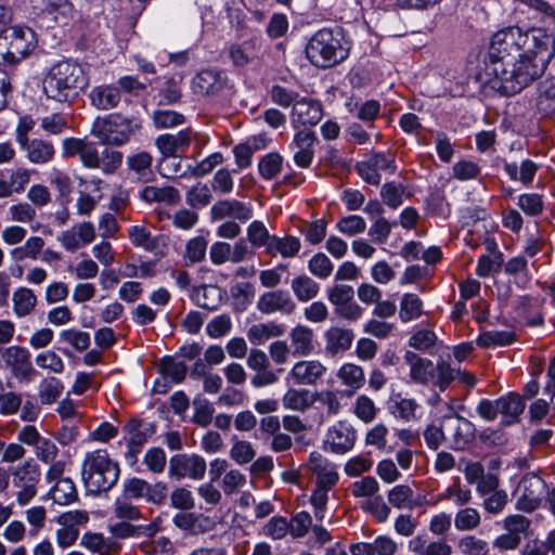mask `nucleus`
I'll return each mask as SVG.
<instances>
[{
	"instance_id": "1",
	"label": "nucleus",
	"mask_w": 555,
	"mask_h": 555,
	"mask_svg": "<svg viewBox=\"0 0 555 555\" xmlns=\"http://www.w3.org/2000/svg\"><path fill=\"white\" fill-rule=\"evenodd\" d=\"M555 55V37L544 28H502L493 34L485 56V81L512 96L545 72Z\"/></svg>"
},
{
	"instance_id": "2",
	"label": "nucleus",
	"mask_w": 555,
	"mask_h": 555,
	"mask_svg": "<svg viewBox=\"0 0 555 555\" xmlns=\"http://www.w3.org/2000/svg\"><path fill=\"white\" fill-rule=\"evenodd\" d=\"M42 85L49 99L64 103L78 98L86 90L89 77L79 63L63 60L51 66Z\"/></svg>"
},
{
	"instance_id": "3",
	"label": "nucleus",
	"mask_w": 555,
	"mask_h": 555,
	"mask_svg": "<svg viewBox=\"0 0 555 555\" xmlns=\"http://www.w3.org/2000/svg\"><path fill=\"white\" fill-rule=\"evenodd\" d=\"M351 43L340 26L315 31L306 46L309 62L318 68H331L343 63L350 53Z\"/></svg>"
},
{
	"instance_id": "4",
	"label": "nucleus",
	"mask_w": 555,
	"mask_h": 555,
	"mask_svg": "<svg viewBox=\"0 0 555 555\" xmlns=\"http://www.w3.org/2000/svg\"><path fill=\"white\" fill-rule=\"evenodd\" d=\"M120 468L106 450H95L85 455L81 479L88 493L98 495L111 490L118 481Z\"/></svg>"
},
{
	"instance_id": "5",
	"label": "nucleus",
	"mask_w": 555,
	"mask_h": 555,
	"mask_svg": "<svg viewBox=\"0 0 555 555\" xmlns=\"http://www.w3.org/2000/svg\"><path fill=\"white\" fill-rule=\"evenodd\" d=\"M140 129V124L121 114H108L98 117L91 127V134L98 138L104 145L122 146Z\"/></svg>"
},
{
	"instance_id": "6",
	"label": "nucleus",
	"mask_w": 555,
	"mask_h": 555,
	"mask_svg": "<svg viewBox=\"0 0 555 555\" xmlns=\"http://www.w3.org/2000/svg\"><path fill=\"white\" fill-rule=\"evenodd\" d=\"M36 46V35L28 27L14 26L0 34V60L15 64Z\"/></svg>"
},
{
	"instance_id": "7",
	"label": "nucleus",
	"mask_w": 555,
	"mask_h": 555,
	"mask_svg": "<svg viewBox=\"0 0 555 555\" xmlns=\"http://www.w3.org/2000/svg\"><path fill=\"white\" fill-rule=\"evenodd\" d=\"M447 446L455 451L465 450L475 439V426L467 418L456 413L441 417Z\"/></svg>"
},
{
	"instance_id": "8",
	"label": "nucleus",
	"mask_w": 555,
	"mask_h": 555,
	"mask_svg": "<svg viewBox=\"0 0 555 555\" xmlns=\"http://www.w3.org/2000/svg\"><path fill=\"white\" fill-rule=\"evenodd\" d=\"M30 352L22 346H0V358L20 383H30L36 374L30 360Z\"/></svg>"
},
{
	"instance_id": "9",
	"label": "nucleus",
	"mask_w": 555,
	"mask_h": 555,
	"mask_svg": "<svg viewBox=\"0 0 555 555\" xmlns=\"http://www.w3.org/2000/svg\"><path fill=\"white\" fill-rule=\"evenodd\" d=\"M13 485L18 489L16 500L21 505H26L37 493V485L41 478V472L34 460L12 469Z\"/></svg>"
},
{
	"instance_id": "10",
	"label": "nucleus",
	"mask_w": 555,
	"mask_h": 555,
	"mask_svg": "<svg viewBox=\"0 0 555 555\" xmlns=\"http://www.w3.org/2000/svg\"><path fill=\"white\" fill-rule=\"evenodd\" d=\"M167 486L164 482L149 483L138 477L126 479L122 483V495L126 500H140L160 505L167 498Z\"/></svg>"
},
{
	"instance_id": "11",
	"label": "nucleus",
	"mask_w": 555,
	"mask_h": 555,
	"mask_svg": "<svg viewBox=\"0 0 555 555\" xmlns=\"http://www.w3.org/2000/svg\"><path fill=\"white\" fill-rule=\"evenodd\" d=\"M517 491L519 496L516 507L519 511L530 513L540 506L546 491V483L537 474L528 473L520 479Z\"/></svg>"
},
{
	"instance_id": "12",
	"label": "nucleus",
	"mask_w": 555,
	"mask_h": 555,
	"mask_svg": "<svg viewBox=\"0 0 555 555\" xmlns=\"http://www.w3.org/2000/svg\"><path fill=\"white\" fill-rule=\"evenodd\" d=\"M206 469L207 465L203 456L181 453L170 457L168 475L177 480L183 478L201 480L204 478Z\"/></svg>"
},
{
	"instance_id": "13",
	"label": "nucleus",
	"mask_w": 555,
	"mask_h": 555,
	"mask_svg": "<svg viewBox=\"0 0 555 555\" xmlns=\"http://www.w3.org/2000/svg\"><path fill=\"white\" fill-rule=\"evenodd\" d=\"M357 440L354 428L346 422H337L327 429L323 440V450L335 454H345L352 450Z\"/></svg>"
},
{
	"instance_id": "14",
	"label": "nucleus",
	"mask_w": 555,
	"mask_h": 555,
	"mask_svg": "<svg viewBox=\"0 0 555 555\" xmlns=\"http://www.w3.org/2000/svg\"><path fill=\"white\" fill-rule=\"evenodd\" d=\"M247 366L255 372L250 378V384L255 388H262L275 384L279 376L271 371L270 360L264 351L260 349H251L247 357Z\"/></svg>"
},
{
	"instance_id": "15",
	"label": "nucleus",
	"mask_w": 555,
	"mask_h": 555,
	"mask_svg": "<svg viewBox=\"0 0 555 555\" xmlns=\"http://www.w3.org/2000/svg\"><path fill=\"white\" fill-rule=\"evenodd\" d=\"M318 142L315 132L302 129L295 133L289 149L294 152V163L300 168H309L314 158V145Z\"/></svg>"
},
{
	"instance_id": "16",
	"label": "nucleus",
	"mask_w": 555,
	"mask_h": 555,
	"mask_svg": "<svg viewBox=\"0 0 555 555\" xmlns=\"http://www.w3.org/2000/svg\"><path fill=\"white\" fill-rule=\"evenodd\" d=\"M228 77L222 70L203 69L192 79V90L203 96L218 95L227 86Z\"/></svg>"
},
{
	"instance_id": "17",
	"label": "nucleus",
	"mask_w": 555,
	"mask_h": 555,
	"mask_svg": "<svg viewBox=\"0 0 555 555\" xmlns=\"http://www.w3.org/2000/svg\"><path fill=\"white\" fill-rule=\"evenodd\" d=\"M322 115L321 103L314 99L304 96L295 102L292 108L291 120L294 128L314 126L321 120Z\"/></svg>"
},
{
	"instance_id": "18",
	"label": "nucleus",
	"mask_w": 555,
	"mask_h": 555,
	"mask_svg": "<svg viewBox=\"0 0 555 555\" xmlns=\"http://www.w3.org/2000/svg\"><path fill=\"white\" fill-rule=\"evenodd\" d=\"M257 308L266 314L275 312L292 314L296 309V304L288 292L278 289L262 294L257 301Z\"/></svg>"
},
{
	"instance_id": "19",
	"label": "nucleus",
	"mask_w": 555,
	"mask_h": 555,
	"mask_svg": "<svg viewBox=\"0 0 555 555\" xmlns=\"http://www.w3.org/2000/svg\"><path fill=\"white\" fill-rule=\"evenodd\" d=\"M309 467L317 476V486L331 490L338 481L336 465L328 462L319 452H312L309 455Z\"/></svg>"
},
{
	"instance_id": "20",
	"label": "nucleus",
	"mask_w": 555,
	"mask_h": 555,
	"mask_svg": "<svg viewBox=\"0 0 555 555\" xmlns=\"http://www.w3.org/2000/svg\"><path fill=\"white\" fill-rule=\"evenodd\" d=\"M18 143L22 150L26 152V157L31 164H48L55 155L53 144L42 139L29 140L27 135L24 134L18 135Z\"/></svg>"
},
{
	"instance_id": "21",
	"label": "nucleus",
	"mask_w": 555,
	"mask_h": 555,
	"mask_svg": "<svg viewBox=\"0 0 555 555\" xmlns=\"http://www.w3.org/2000/svg\"><path fill=\"white\" fill-rule=\"evenodd\" d=\"M326 367L319 360H302L294 364L289 376L297 385H315L323 378Z\"/></svg>"
},
{
	"instance_id": "22",
	"label": "nucleus",
	"mask_w": 555,
	"mask_h": 555,
	"mask_svg": "<svg viewBox=\"0 0 555 555\" xmlns=\"http://www.w3.org/2000/svg\"><path fill=\"white\" fill-rule=\"evenodd\" d=\"M210 214L212 219L232 217L241 222H246L253 217V208L249 204L237 199H222L212 205Z\"/></svg>"
},
{
	"instance_id": "23",
	"label": "nucleus",
	"mask_w": 555,
	"mask_h": 555,
	"mask_svg": "<svg viewBox=\"0 0 555 555\" xmlns=\"http://www.w3.org/2000/svg\"><path fill=\"white\" fill-rule=\"evenodd\" d=\"M191 142V131L181 130L178 133H165L156 138L155 144L163 156H176L185 152Z\"/></svg>"
},
{
	"instance_id": "24",
	"label": "nucleus",
	"mask_w": 555,
	"mask_h": 555,
	"mask_svg": "<svg viewBox=\"0 0 555 555\" xmlns=\"http://www.w3.org/2000/svg\"><path fill=\"white\" fill-rule=\"evenodd\" d=\"M91 105L96 109L108 111L117 107L121 101L119 88L114 85H100L89 93Z\"/></svg>"
},
{
	"instance_id": "25",
	"label": "nucleus",
	"mask_w": 555,
	"mask_h": 555,
	"mask_svg": "<svg viewBox=\"0 0 555 555\" xmlns=\"http://www.w3.org/2000/svg\"><path fill=\"white\" fill-rule=\"evenodd\" d=\"M404 361L409 365L413 382L425 385L434 377L435 367L431 360L409 350L404 354Z\"/></svg>"
},
{
	"instance_id": "26",
	"label": "nucleus",
	"mask_w": 555,
	"mask_h": 555,
	"mask_svg": "<svg viewBox=\"0 0 555 555\" xmlns=\"http://www.w3.org/2000/svg\"><path fill=\"white\" fill-rule=\"evenodd\" d=\"M325 351L336 356L348 350L354 339L352 330L332 326L324 333Z\"/></svg>"
},
{
	"instance_id": "27",
	"label": "nucleus",
	"mask_w": 555,
	"mask_h": 555,
	"mask_svg": "<svg viewBox=\"0 0 555 555\" xmlns=\"http://www.w3.org/2000/svg\"><path fill=\"white\" fill-rule=\"evenodd\" d=\"M499 414L502 416L501 423L504 426H511L519 421L520 414L525 410L522 398L516 392H508L498 399Z\"/></svg>"
},
{
	"instance_id": "28",
	"label": "nucleus",
	"mask_w": 555,
	"mask_h": 555,
	"mask_svg": "<svg viewBox=\"0 0 555 555\" xmlns=\"http://www.w3.org/2000/svg\"><path fill=\"white\" fill-rule=\"evenodd\" d=\"M313 331L308 326L298 325L289 334L292 354L294 357H306L313 349Z\"/></svg>"
},
{
	"instance_id": "29",
	"label": "nucleus",
	"mask_w": 555,
	"mask_h": 555,
	"mask_svg": "<svg viewBox=\"0 0 555 555\" xmlns=\"http://www.w3.org/2000/svg\"><path fill=\"white\" fill-rule=\"evenodd\" d=\"M124 431L127 434V442L132 446L142 447L155 434V425L152 423H144L138 418H131L124 426Z\"/></svg>"
},
{
	"instance_id": "30",
	"label": "nucleus",
	"mask_w": 555,
	"mask_h": 555,
	"mask_svg": "<svg viewBox=\"0 0 555 555\" xmlns=\"http://www.w3.org/2000/svg\"><path fill=\"white\" fill-rule=\"evenodd\" d=\"M139 197L147 203H164L167 205H175L180 199V194L173 186H154L147 185L139 192Z\"/></svg>"
},
{
	"instance_id": "31",
	"label": "nucleus",
	"mask_w": 555,
	"mask_h": 555,
	"mask_svg": "<svg viewBox=\"0 0 555 555\" xmlns=\"http://www.w3.org/2000/svg\"><path fill=\"white\" fill-rule=\"evenodd\" d=\"M537 109L543 117L555 116V79H546L539 85Z\"/></svg>"
},
{
	"instance_id": "32",
	"label": "nucleus",
	"mask_w": 555,
	"mask_h": 555,
	"mask_svg": "<svg viewBox=\"0 0 555 555\" xmlns=\"http://www.w3.org/2000/svg\"><path fill=\"white\" fill-rule=\"evenodd\" d=\"M538 169L539 166L531 159H524L520 165H517V163L504 164V171L509 179L520 181L526 186L532 183Z\"/></svg>"
},
{
	"instance_id": "33",
	"label": "nucleus",
	"mask_w": 555,
	"mask_h": 555,
	"mask_svg": "<svg viewBox=\"0 0 555 555\" xmlns=\"http://www.w3.org/2000/svg\"><path fill=\"white\" fill-rule=\"evenodd\" d=\"M301 244L298 237L287 235L284 238H281L276 235H273L267 253L271 256H275L280 254L284 258H293L300 250Z\"/></svg>"
},
{
	"instance_id": "34",
	"label": "nucleus",
	"mask_w": 555,
	"mask_h": 555,
	"mask_svg": "<svg viewBox=\"0 0 555 555\" xmlns=\"http://www.w3.org/2000/svg\"><path fill=\"white\" fill-rule=\"evenodd\" d=\"M284 333V327L274 322L258 323L251 325L247 331V338L253 345H263L273 337H279Z\"/></svg>"
},
{
	"instance_id": "35",
	"label": "nucleus",
	"mask_w": 555,
	"mask_h": 555,
	"mask_svg": "<svg viewBox=\"0 0 555 555\" xmlns=\"http://www.w3.org/2000/svg\"><path fill=\"white\" fill-rule=\"evenodd\" d=\"M152 163V155L145 151L131 154L126 160L128 169L133 172L138 179L143 181L150 180L153 175Z\"/></svg>"
},
{
	"instance_id": "36",
	"label": "nucleus",
	"mask_w": 555,
	"mask_h": 555,
	"mask_svg": "<svg viewBox=\"0 0 555 555\" xmlns=\"http://www.w3.org/2000/svg\"><path fill=\"white\" fill-rule=\"evenodd\" d=\"M423 300L413 293H406L401 297L399 319L402 323L417 320L423 314Z\"/></svg>"
},
{
	"instance_id": "37",
	"label": "nucleus",
	"mask_w": 555,
	"mask_h": 555,
	"mask_svg": "<svg viewBox=\"0 0 555 555\" xmlns=\"http://www.w3.org/2000/svg\"><path fill=\"white\" fill-rule=\"evenodd\" d=\"M515 337V333L512 331H486L479 334L476 344L480 348L504 347L512 345Z\"/></svg>"
},
{
	"instance_id": "38",
	"label": "nucleus",
	"mask_w": 555,
	"mask_h": 555,
	"mask_svg": "<svg viewBox=\"0 0 555 555\" xmlns=\"http://www.w3.org/2000/svg\"><path fill=\"white\" fill-rule=\"evenodd\" d=\"M49 494L53 502L60 505L70 504L78 498L76 486L68 477L59 479Z\"/></svg>"
},
{
	"instance_id": "39",
	"label": "nucleus",
	"mask_w": 555,
	"mask_h": 555,
	"mask_svg": "<svg viewBox=\"0 0 555 555\" xmlns=\"http://www.w3.org/2000/svg\"><path fill=\"white\" fill-rule=\"evenodd\" d=\"M283 406L288 410L304 412L314 402L308 389H288L282 399Z\"/></svg>"
},
{
	"instance_id": "40",
	"label": "nucleus",
	"mask_w": 555,
	"mask_h": 555,
	"mask_svg": "<svg viewBox=\"0 0 555 555\" xmlns=\"http://www.w3.org/2000/svg\"><path fill=\"white\" fill-rule=\"evenodd\" d=\"M291 288L299 301L307 302L317 297L320 285L310 276L302 274L292 280Z\"/></svg>"
},
{
	"instance_id": "41",
	"label": "nucleus",
	"mask_w": 555,
	"mask_h": 555,
	"mask_svg": "<svg viewBox=\"0 0 555 555\" xmlns=\"http://www.w3.org/2000/svg\"><path fill=\"white\" fill-rule=\"evenodd\" d=\"M388 502L396 508H413L420 505L414 499V491L408 485L395 486L388 492Z\"/></svg>"
},
{
	"instance_id": "42",
	"label": "nucleus",
	"mask_w": 555,
	"mask_h": 555,
	"mask_svg": "<svg viewBox=\"0 0 555 555\" xmlns=\"http://www.w3.org/2000/svg\"><path fill=\"white\" fill-rule=\"evenodd\" d=\"M37 297L26 287H20L13 294V308L18 317L28 315L36 307Z\"/></svg>"
},
{
	"instance_id": "43",
	"label": "nucleus",
	"mask_w": 555,
	"mask_h": 555,
	"mask_svg": "<svg viewBox=\"0 0 555 555\" xmlns=\"http://www.w3.org/2000/svg\"><path fill=\"white\" fill-rule=\"evenodd\" d=\"M159 371L175 384H180L186 376L188 366L184 362L176 361L172 357H165L160 361Z\"/></svg>"
},
{
	"instance_id": "44",
	"label": "nucleus",
	"mask_w": 555,
	"mask_h": 555,
	"mask_svg": "<svg viewBox=\"0 0 555 555\" xmlns=\"http://www.w3.org/2000/svg\"><path fill=\"white\" fill-rule=\"evenodd\" d=\"M63 383L56 377H47L39 385V399L44 405L52 404L62 395Z\"/></svg>"
},
{
	"instance_id": "45",
	"label": "nucleus",
	"mask_w": 555,
	"mask_h": 555,
	"mask_svg": "<svg viewBox=\"0 0 555 555\" xmlns=\"http://www.w3.org/2000/svg\"><path fill=\"white\" fill-rule=\"evenodd\" d=\"M193 422L201 427H207L214 418L215 409L211 403L203 396L197 395L193 400Z\"/></svg>"
},
{
	"instance_id": "46",
	"label": "nucleus",
	"mask_w": 555,
	"mask_h": 555,
	"mask_svg": "<svg viewBox=\"0 0 555 555\" xmlns=\"http://www.w3.org/2000/svg\"><path fill=\"white\" fill-rule=\"evenodd\" d=\"M481 517L474 507H464L457 511L454 517V527L459 531H470L479 527Z\"/></svg>"
},
{
	"instance_id": "47",
	"label": "nucleus",
	"mask_w": 555,
	"mask_h": 555,
	"mask_svg": "<svg viewBox=\"0 0 555 555\" xmlns=\"http://www.w3.org/2000/svg\"><path fill=\"white\" fill-rule=\"evenodd\" d=\"M272 236L262 221L255 220L247 227V240L254 248L267 250Z\"/></svg>"
},
{
	"instance_id": "48",
	"label": "nucleus",
	"mask_w": 555,
	"mask_h": 555,
	"mask_svg": "<svg viewBox=\"0 0 555 555\" xmlns=\"http://www.w3.org/2000/svg\"><path fill=\"white\" fill-rule=\"evenodd\" d=\"M283 157L279 153H269L258 163V171L264 180H272L281 171Z\"/></svg>"
},
{
	"instance_id": "49",
	"label": "nucleus",
	"mask_w": 555,
	"mask_h": 555,
	"mask_svg": "<svg viewBox=\"0 0 555 555\" xmlns=\"http://www.w3.org/2000/svg\"><path fill=\"white\" fill-rule=\"evenodd\" d=\"M338 377L353 389L362 387L365 380L363 369L352 363L344 364L338 371Z\"/></svg>"
},
{
	"instance_id": "50",
	"label": "nucleus",
	"mask_w": 555,
	"mask_h": 555,
	"mask_svg": "<svg viewBox=\"0 0 555 555\" xmlns=\"http://www.w3.org/2000/svg\"><path fill=\"white\" fill-rule=\"evenodd\" d=\"M404 186L395 181L385 183L380 189L383 202L392 209L398 208L403 203Z\"/></svg>"
},
{
	"instance_id": "51",
	"label": "nucleus",
	"mask_w": 555,
	"mask_h": 555,
	"mask_svg": "<svg viewBox=\"0 0 555 555\" xmlns=\"http://www.w3.org/2000/svg\"><path fill=\"white\" fill-rule=\"evenodd\" d=\"M456 546L462 555H483L490 552L487 541L475 535L462 537Z\"/></svg>"
},
{
	"instance_id": "52",
	"label": "nucleus",
	"mask_w": 555,
	"mask_h": 555,
	"mask_svg": "<svg viewBox=\"0 0 555 555\" xmlns=\"http://www.w3.org/2000/svg\"><path fill=\"white\" fill-rule=\"evenodd\" d=\"M128 236L134 246L142 247L147 251H153L157 247L156 240L151 235V232L143 227H130Z\"/></svg>"
},
{
	"instance_id": "53",
	"label": "nucleus",
	"mask_w": 555,
	"mask_h": 555,
	"mask_svg": "<svg viewBox=\"0 0 555 555\" xmlns=\"http://www.w3.org/2000/svg\"><path fill=\"white\" fill-rule=\"evenodd\" d=\"M440 500H450L456 506H464L472 501V491L462 487L460 480L449 486L439 496Z\"/></svg>"
},
{
	"instance_id": "54",
	"label": "nucleus",
	"mask_w": 555,
	"mask_h": 555,
	"mask_svg": "<svg viewBox=\"0 0 555 555\" xmlns=\"http://www.w3.org/2000/svg\"><path fill=\"white\" fill-rule=\"evenodd\" d=\"M517 206L530 217L542 214L544 203L542 196L537 193H525L518 196Z\"/></svg>"
},
{
	"instance_id": "55",
	"label": "nucleus",
	"mask_w": 555,
	"mask_h": 555,
	"mask_svg": "<svg viewBox=\"0 0 555 555\" xmlns=\"http://www.w3.org/2000/svg\"><path fill=\"white\" fill-rule=\"evenodd\" d=\"M207 242L202 236L191 238L185 246L184 259L188 264H194L205 259Z\"/></svg>"
},
{
	"instance_id": "56",
	"label": "nucleus",
	"mask_w": 555,
	"mask_h": 555,
	"mask_svg": "<svg viewBox=\"0 0 555 555\" xmlns=\"http://www.w3.org/2000/svg\"><path fill=\"white\" fill-rule=\"evenodd\" d=\"M158 172L162 177L173 179L177 177H184L189 170H182L181 158L176 156H163L158 164Z\"/></svg>"
},
{
	"instance_id": "57",
	"label": "nucleus",
	"mask_w": 555,
	"mask_h": 555,
	"mask_svg": "<svg viewBox=\"0 0 555 555\" xmlns=\"http://www.w3.org/2000/svg\"><path fill=\"white\" fill-rule=\"evenodd\" d=\"M336 229L345 235L352 236L363 233L366 229V222L359 215H350L339 219Z\"/></svg>"
},
{
	"instance_id": "58",
	"label": "nucleus",
	"mask_w": 555,
	"mask_h": 555,
	"mask_svg": "<svg viewBox=\"0 0 555 555\" xmlns=\"http://www.w3.org/2000/svg\"><path fill=\"white\" fill-rule=\"evenodd\" d=\"M186 203L193 208H202L211 202V193L207 184L197 183L186 193Z\"/></svg>"
},
{
	"instance_id": "59",
	"label": "nucleus",
	"mask_w": 555,
	"mask_h": 555,
	"mask_svg": "<svg viewBox=\"0 0 555 555\" xmlns=\"http://www.w3.org/2000/svg\"><path fill=\"white\" fill-rule=\"evenodd\" d=\"M308 269L314 276L326 279L332 274L334 266L325 254L318 253L309 260Z\"/></svg>"
},
{
	"instance_id": "60",
	"label": "nucleus",
	"mask_w": 555,
	"mask_h": 555,
	"mask_svg": "<svg viewBox=\"0 0 555 555\" xmlns=\"http://www.w3.org/2000/svg\"><path fill=\"white\" fill-rule=\"evenodd\" d=\"M531 526V520L524 515L515 514L504 518V529L513 535L526 537Z\"/></svg>"
},
{
	"instance_id": "61",
	"label": "nucleus",
	"mask_w": 555,
	"mask_h": 555,
	"mask_svg": "<svg viewBox=\"0 0 555 555\" xmlns=\"http://www.w3.org/2000/svg\"><path fill=\"white\" fill-rule=\"evenodd\" d=\"M122 156V153L119 151L112 150L109 147L103 149L101 152V166H99V169H101L104 175L114 173L120 167Z\"/></svg>"
},
{
	"instance_id": "62",
	"label": "nucleus",
	"mask_w": 555,
	"mask_h": 555,
	"mask_svg": "<svg viewBox=\"0 0 555 555\" xmlns=\"http://www.w3.org/2000/svg\"><path fill=\"white\" fill-rule=\"evenodd\" d=\"M417 403L414 399L398 397L390 405L391 413L401 420L410 421L414 418Z\"/></svg>"
},
{
	"instance_id": "63",
	"label": "nucleus",
	"mask_w": 555,
	"mask_h": 555,
	"mask_svg": "<svg viewBox=\"0 0 555 555\" xmlns=\"http://www.w3.org/2000/svg\"><path fill=\"white\" fill-rule=\"evenodd\" d=\"M80 545L92 553L100 555H108L109 546L107 545L102 533L86 532L80 539Z\"/></svg>"
},
{
	"instance_id": "64",
	"label": "nucleus",
	"mask_w": 555,
	"mask_h": 555,
	"mask_svg": "<svg viewBox=\"0 0 555 555\" xmlns=\"http://www.w3.org/2000/svg\"><path fill=\"white\" fill-rule=\"evenodd\" d=\"M482 499V506L485 511L493 515L500 514L508 502L507 492L503 489H498Z\"/></svg>"
}]
</instances>
